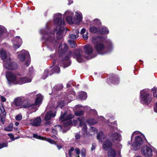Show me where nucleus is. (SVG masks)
I'll return each mask as SVG.
<instances>
[{
	"instance_id": "f257e3e1",
	"label": "nucleus",
	"mask_w": 157,
	"mask_h": 157,
	"mask_svg": "<svg viewBox=\"0 0 157 157\" xmlns=\"http://www.w3.org/2000/svg\"><path fill=\"white\" fill-rule=\"evenodd\" d=\"M40 32L43 35L42 41L45 42L47 48L51 51L54 50L58 45V42L54 33L51 32L48 24H47L45 29H41Z\"/></svg>"
},
{
	"instance_id": "f03ea898",
	"label": "nucleus",
	"mask_w": 157,
	"mask_h": 157,
	"mask_svg": "<svg viewBox=\"0 0 157 157\" xmlns=\"http://www.w3.org/2000/svg\"><path fill=\"white\" fill-rule=\"evenodd\" d=\"M104 39L102 36H94L92 39V42L98 53L104 55L110 52L113 49V46L111 41L108 40L106 42L108 44L107 48L104 44Z\"/></svg>"
},
{
	"instance_id": "7ed1b4c3",
	"label": "nucleus",
	"mask_w": 157,
	"mask_h": 157,
	"mask_svg": "<svg viewBox=\"0 0 157 157\" xmlns=\"http://www.w3.org/2000/svg\"><path fill=\"white\" fill-rule=\"evenodd\" d=\"M68 47L65 43L61 44L59 46V60L57 64L65 68L68 67L71 64L69 60L72 53L71 51H67Z\"/></svg>"
},
{
	"instance_id": "20e7f679",
	"label": "nucleus",
	"mask_w": 157,
	"mask_h": 157,
	"mask_svg": "<svg viewBox=\"0 0 157 157\" xmlns=\"http://www.w3.org/2000/svg\"><path fill=\"white\" fill-rule=\"evenodd\" d=\"M83 48L85 53L88 56H83L82 51L80 49L76 50L73 53V57L76 59L78 62H82L83 57L89 59L94 58L96 56L94 50L91 45L90 44L85 45L84 46Z\"/></svg>"
},
{
	"instance_id": "39448f33",
	"label": "nucleus",
	"mask_w": 157,
	"mask_h": 157,
	"mask_svg": "<svg viewBox=\"0 0 157 157\" xmlns=\"http://www.w3.org/2000/svg\"><path fill=\"white\" fill-rule=\"evenodd\" d=\"M62 14L60 13L54 14V22L56 26L54 29V32L58 31L56 33V36L58 40L61 39L63 36V34H66L68 29L64 28L65 23L63 19L62 18Z\"/></svg>"
},
{
	"instance_id": "423d86ee",
	"label": "nucleus",
	"mask_w": 157,
	"mask_h": 157,
	"mask_svg": "<svg viewBox=\"0 0 157 157\" xmlns=\"http://www.w3.org/2000/svg\"><path fill=\"white\" fill-rule=\"evenodd\" d=\"M43 99V97L40 94H38L36 95L34 104H33L26 99L21 97H17L15 98L13 102V104L16 106L19 107L21 108H29L32 105H40Z\"/></svg>"
},
{
	"instance_id": "0eeeda50",
	"label": "nucleus",
	"mask_w": 157,
	"mask_h": 157,
	"mask_svg": "<svg viewBox=\"0 0 157 157\" xmlns=\"http://www.w3.org/2000/svg\"><path fill=\"white\" fill-rule=\"evenodd\" d=\"M33 73V72H29V74L30 77L27 76L21 77H17L14 74L8 71L6 73V76L9 82H13L15 84H22L31 82Z\"/></svg>"
},
{
	"instance_id": "6e6552de",
	"label": "nucleus",
	"mask_w": 157,
	"mask_h": 157,
	"mask_svg": "<svg viewBox=\"0 0 157 157\" xmlns=\"http://www.w3.org/2000/svg\"><path fill=\"white\" fill-rule=\"evenodd\" d=\"M74 15L71 11L67 10L66 11L64 14V16L66 18L67 22L69 24H78L82 20V13L77 12H75V15L73 19L72 16Z\"/></svg>"
},
{
	"instance_id": "1a4fd4ad",
	"label": "nucleus",
	"mask_w": 157,
	"mask_h": 157,
	"mask_svg": "<svg viewBox=\"0 0 157 157\" xmlns=\"http://www.w3.org/2000/svg\"><path fill=\"white\" fill-rule=\"evenodd\" d=\"M141 102L144 104L148 105L152 100V95L149 93L148 89H145L140 91Z\"/></svg>"
},
{
	"instance_id": "9d476101",
	"label": "nucleus",
	"mask_w": 157,
	"mask_h": 157,
	"mask_svg": "<svg viewBox=\"0 0 157 157\" xmlns=\"http://www.w3.org/2000/svg\"><path fill=\"white\" fill-rule=\"evenodd\" d=\"M17 58L21 62L25 61V64L28 67L30 63V55L28 51L23 50L19 52Z\"/></svg>"
},
{
	"instance_id": "9b49d317",
	"label": "nucleus",
	"mask_w": 157,
	"mask_h": 157,
	"mask_svg": "<svg viewBox=\"0 0 157 157\" xmlns=\"http://www.w3.org/2000/svg\"><path fill=\"white\" fill-rule=\"evenodd\" d=\"M53 59V66L55 65V66L51 70V71L49 72V70L47 69H46L44 70L43 74L41 77L43 79H44L46 78L49 75H51L54 73H59L60 71V68L58 66H57V65H56V60L54 59Z\"/></svg>"
},
{
	"instance_id": "f8f14e48",
	"label": "nucleus",
	"mask_w": 157,
	"mask_h": 157,
	"mask_svg": "<svg viewBox=\"0 0 157 157\" xmlns=\"http://www.w3.org/2000/svg\"><path fill=\"white\" fill-rule=\"evenodd\" d=\"M67 112H65L59 118V120L61 121H66L64 123L66 124L65 126H67L71 125V119L73 118L74 116L73 115L69 114L66 116Z\"/></svg>"
},
{
	"instance_id": "ddd939ff",
	"label": "nucleus",
	"mask_w": 157,
	"mask_h": 157,
	"mask_svg": "<svg viewBox=\"0 0 157 157\" xmlns=\"http://www.w3.org/2000/svg\"><path fill=\"white\" fill-rule=\"evenodd\" d=\"M141 151L142 154L146 157H151L153 155L152 150L148 146H143L141 148Z\"/></svg>"
},
{
	"instance_id": "4468645a",
	"label": "nucleus",
	"mask_w": 157,
	"mask_h": 157,
	"mask_svg": "<svg viewBox=\"0 0 157 157\" xmlns=\"http://www.w3.org/2000/svg\"><path fill=\"white\" fill-rule=\"evenodd\" d=\"M77 119L79 122V125L81 126H83L82 128V132L84 136L89 135V133L87 132V126L85 124V119L83 117H78L77 118Z\"/></svg>"
},
{
	"instance_id": "2eb2a0df",
	"label": "nucleus",
	"mask_w": 157,
	"mask_h": 157,
	"mask_svg": "<svg viewBox=\"0 0 157 157\" xmlns=\"http://www.w3.org/2000/svg\"><path fill=\"white\" fill-rule=\"evenodd\" d=\"M143 143V141L141 137L137 136L135 138V141L132 145V146L134 150L136 151L140 148V145Z\"/></svg>"
},
{
	"instance_id": "dca6fc26",
	"label": "nucleus",
	"mask_w": 157,
	"mask_h": 157,
	"mask_svg": "<svg viewBox=\"0 0 157 157\" xmlns=\"http://www.w3.org/2000/svg\"><path fill=\"white\" fill-rule=\"evenodd\" d=\"M110 128L112 132L110 139L111 140L114 141H120L121 137V135L116 132H115V130H117V128L116 127L114 128L113 126H111Z\"/></svg>"
},
{
	"instance_id": "f3484780",
	"label": "nucleus",
	"mask_w": 157,
	"mask_h": 157,
	"mask_svg": "<svg viewBox=\"0 0 157 157\" xmlns=\"http://www.w3.org/2000/svg\"><path fill=\"white\" fill-rule=\"evenodd\" d=\"M3 65L6 69L10 70L16 69L17 67V64L14 62L11 61V59L4 63Z\"/></svg>"
},
{
	"instance_id": "a211bd4d",
	"label": "nucleus",
	"mask_w": 157,
	"mask_h": 157,
	"mask_svg": "<svg viewBox=\"0 0 157 157\" xmlns=\"http://www.w3.org/2000/svg\"><path fill=\"white\" fill-rule=\"evenodd\" d=\"M0 58L3 60L4 63L10 59L9 54L3 49L0 50Z\"/></svg>"
},
{
	"instance_id": "6ab92c4d",
	"label": "nucleus",
	"mask_w": 157,
	"mask_h": 157,
	"mask_svg": "<svg viewBox=\"0 0 157 157\" xmlns=\"http://www.w3.org/2000/svg\"><path fill=\"white\" fill-rule=\"evenodd\" d=\"M14 48L17 49L19 48L22 43L21 39L19 36L14 38L12 40Z\"/></svg>"
},
{
	"instance_id": "aec40b11",
	"label": "nucleus",
	"mask_w": 157,
	"mask_h": 157,
	"mask_svg": "<svg viewBox=\"0 0 157 157\" xmlns=\"http://www.w3.org/2000/svg\"><path fill=\"white\" fill-rule=\"evenodd\" d=\"M41 122V119L40 117H37L36 118L31 120L30 121V123L34 126H38L40 124Z\"/></svg>"
},
{
	"instance_id": "412c9836",
	"label": "nucleus",
	"mask_w": 157,
	"mask_h": 157,
	"mask_svg": "<svg viewBox=\"0 0 157 157\" xmlns=\"http://www.w3.org/2000/svg\"><path fill=\"white\" fill-rule=\"evenodd\" d=\"M6 28L2 25H0V38L3 39L6 37L5 35L7 34Z\"/></svg>"
},
{
	"instance_id": "4be33fe9",
	"label": "nucleus",
	"mask_w": 157,
	"mask_h": 157,
	"mask_svg": "<svg viewBox=\"0 0 157 157\" xmlns=\"http://www.w3.org/2000/svg\"><path fill=\"white\" fill-rule=\"evenodd\" d=\"M112 146V144L109 140H106L105 141L103 145V147L105 151L107 150L108 149L111 148Z\"/></svg>"
},
{
	"instance_id": "5701e85b",
	"label": "nucleus",
	"mask_w": 157,
	"mask_h": 157,
	"mask_svg": "<svg viewBox=\"0 0 157 157\" xmlns=\"http://www.w3.org/2000/svg\"><path fill=\"white\" fill-rule=\"evenodd\" d=\"M56 115V114L55 112L54 113H53L52 111H49L47 113L44 119L46 121H48L50 119L51 117H54Z\"/></svg>"
},
{
	"instance_id": "b1692460",
	"label": "nucleus",
	"mask_w": 157,
	"mask_h": 157,
	"mask_svg": "<svg viewBox=\"0 0 157 157\" xmlns=\"http://www.w3.org/2000/svg\"><path fill=\"white\" fill-rule=\"evenodd\" d=\"M109 33V30L107 27L102 26L101 28H99L98 34H108Z\"/></svg>"
},
{
	"instance_id": "393cba45",
	"label": "nucleus",
	"mask_w": 157,
	"mask_h": 157,
	"mask_svg": "<svg viewBox=\"0 0 157 157\" xmlns=\"http://www.w3.org/2000/svg\"><path fill=\"white\" fill-rule=\"evenodd\" d=\"M78 97L81 100H85L87 98V94L85 92L81 91L79 93Z\"/></svg>"
},
{
	"instance_id": "a878e982",
	"label": "nucleus",
	"mask_w": 157,
	"mask_h": 157,
	"mask_svg": "<svg viewBox=\"0 0 157 157\" xmlns=\"http://www.w3.org/2000/svg\"><path fill=\"white\" fill-rule=\"evenodd\" d=\"M62 129L61 126L57 125L55 126L52 129V132L54 134H56L58 131H59Z\"/></svg>"
},
{
	"instance_id": "bb28decb",
	"label": "nucleus",
	"mask_w": 157,
	"mask_h": 157,
	"mask_svg": "<svg viewBox=\"0 0 157 157\" xmlns=\"http://www.w3.org/2000/svg\"><path fill=\"white\" fill-rule=\"evenodd\" d=\"M116 155V151L113 149H110L108 152V157H115Z\"/></svg>"
},
{
	"instance_id": "cd10ccee",
	"label": "nucleus",
	"mask_w": 157,
	"mask_h": 157,
	"mask_svg": "<svg viewBox=\"0 0 157 157\" xmlns=\"http://www.w3.org/2000/svg\"><path fill=\"white\" fill-rule=\"evenodd\" d=\"M67 102H66L64 101H59L57 103L56 108L57 109L59 108L61 109Z\"/></svg>"
},
{
	"instance_id": "c85d7f7f",
	"label": "nucleus",
	"mask_w": 157,
	"mask_h": 157,
	"mask_svg": "<svg viewBox=\"0 0 157 157\" xmlns=\"http://www.w3.org/2000/svg\"><path fill=\"white\" fill-rule=\"evenodd\" d=\"M105 137V136L102 132H99L98 134L97 138L100 141H102Z\"/></svg>"
},
{
	"instance_id": "c756f323",
	"label": "nucleus",
	"mask_w": 157,
	"mask_h": 157,
	"mask_svg": "<svg viewBox=\"0 0 157 157\" xmlns=\"http://www.w3.org/2000/svg\"><path fill=\"white\" fill-rule=\"evenodd\" d=\"M75 92L73 90H72L71 93L67 96V98L68 99L71 101L74 98H75Z\"/></svg>"
},
{
	"instance_id": "7c9ffc66",
	"label": "nucleus",
	"mask_w": 157,
	"mask_h": 157,
	"mask_svg": "<svg viewBox=\"0 0 157 157\" xmlns=\"http://www.w3.org/2000/svg\"><path fill=\"white\" fill-rule=\"evenodd\" d=\"M90 32L93 33H97L98 34V31L99 30V28H98L94 26L91 27L90 28Z\"/></svg>"
},
{
	"instance_id": "2f4dec72",
	"label": "nucleus",
	"mask_w": 157,
	"mask_h": 157,
	"mask_svg": "<svg viewBox=\"0 0 157 157\" xmlns=\"http://www.w3.org/2000/svg\"><path fill=\"white\" fill-rule=\"evenodd\" d=\"M87 123L90 125H94L97 123V121L94 119L90 118L87 120Z\"/></svg>"
},
{
	"instance_id": "473e14b6",
	"label": "nucleus",
	"mask_w": 157,
	"mask_h": 157,
	"mask_svg": "<svg viewBox=\"0 0 157 157\" xmlns=\"http://www.w3.org/2000/svg\"><path fill=\"white\" fill-rule=\"evenodd\" d=\"M33 137L34 138L41 140H45V138L41 136H40L38 135L37 134H34L33 135Z\"/></svg>"
},
{
	"instance_id": "72a5a7b5",
	"label": "nucleus",
	"mask_w": 157,
	"mask_h": 157,
	"mask_svg": "<svg viewBox=\"0 0 157 157\" xmlns=\"http://www.w3.org/2000/svg\"><path fill=\"white\" fill-rule=\"evenodd\" d=\"M63 88V86L61 84H58L55 86L53 87V90H61Z\"/></svg>"
},
{
	"instance_id": "f704fd0d",
	"label": "nucleus",
	"mask_w": 157,
	"mask_h": 157,
	"mask_svg": "<svg viewBox=\"0 0 157 157\" xmlns=\"http://www.w3.org/2000/svg\"><path fill=\"white\" fill-rule=\"evenodd\" d=\"M93 24L97 26H99L101 24L100 21L98 19H95L93 21Z\"/></svg>"
},
{
	"instance_id": "c9c22d12",
	"label": "nucleus",
	"mask_w": 157,
	"mask_h": 157,
	"mask_svg": "<svg viewBox=\"0 0 157 157\" xmlns=\"http://www.w3.org/2000/svg\"><path fill=\"white\" fill-rule=\"evenodd\" d=\"M84 111L83 110L81 111H77L75 113V114L76 116H81L84 114Z\"/></svg>"
},
{
	"instance_id": "e433bc0d",
	"label": "nucleus",
	"mask_w": 157,
	"mask_h": 157,
	"mask_svg": "<svg viewBox=\"0 0 157 157\" xmlns=\"http://www.w3.org/2000/svg\"><path fill=\"white\" fill-rule=\"evenodd\" d=\"M70 44V46L72 48H75L77 46V44L74 41L71 40H70L69 41Z\"/></svg>"
},
{
	"instance_id": "4c0bfd02",
	"label": "nucleus",
	"mask_w": 157,
	"mask_h": 157,
	"mask_svg": "<svg viewBox=\"0 0 157 157\" xmlns=\"http://www.w3.org/2000/svg\"><path fill=\"white\" fill-rule=\"evenodd\" d=\"M13 126L12 124H10L7 127L5 128L4 129L6 131H10L12 130Z\"/></svg>"
},
{
	"instance_id": "58836bf2",
	"label": "nucleus",
	"mask_w": 157,
	"mask_h": 157,
	"mask_svg": "<svg viewBox=\"0 0 157 157\" xmlns=\"http://www.w3.org/2000/svg\"><path fill=\"white\" fill-rule=\"evenodd\" d=\"M70 36L71 40H73L76 39L78 36V35L74 34H70Z\"/></svg>"
},
{
	"instance_id": "ea45409f",
	"label": "nucleus",
	"mask_w": 157,
	"mask_h": 157,
	"mask_svg": "<svg viewBox=\"0 0 157 157\" xmlns=\"http://www.w3.org/2000/svg\"><path fill=\"white\" fill-rule=\"evenodd\" d=\"M152 91H153V95L155 97H157V88L154 87L151 89Z\"/></svg>"
},
{
	"instance_id": "a19ab883",
	"label": "nucleus",
	"mask_w": 157,
	"mask_h": 157,
	"mask_svg": "<svg viewBox=\"0 0 157 157\" xmlns=\"http://www.w3.org/2000/svg\"><path fill=\"white\" fill-rule=\"evenodd\" d=\"M8 146V144L7 142H3L0 144V149L4 147H7Z\"/></svg>"
},
{
	"instance_id": "79ce46f5",
	"label": "nucleus",
	"mask_w": 157,
	"mask_h": 157,
	"mask_svg": "<svg viewBox=\"0 0 157 157\" xmlns=\"http://www.w3.org/2000/svg\"><path fill=\"white\" fill-rule=\"evenodd\" d=\"M45 140H46L50 144H56V142L54 140H52L51 139L49 138H45Z\"/></svg>"
},
{
	"instance_id": "37998d69",
	"label": "nucleus",
	"mask_w": 157,
	"mask_h": 157,
	"mask_svg": "<svg viewBox=\"0 0 157 157\" xmlns=\"http://www.w3.org/2000/svg\"><path fill=\"white\" fill-rule=\"evenodd\" d=\"M88 33L87 32H86V33L82 35V36L83 38L85 40H87L88 38Z\"/></svg>"
},
{
	"instance_id": "c03bdc74",
	"label": "nucleus",
	"mask_w": 157,
	"mask_h": 157,
	"mask_svg": "<svg viewBox=\"0 0 157 157\" xmlns=\"http://www.w3.org/2000/svg\"><path fill=\"white\" fill-rule=\"evenodd\" d=\"M86 151L85 149H82L81 151V155L83 156H85L86 155Z\"/></svg>"
},
{
	"instance_id": "a18cd8bd",
	"label": "nucleus",
	"mask_w": 157,
	"mask_h": 157,
	"mask_svg": "<svg viewBox=\"0 0 157 157\" xmlns=\"http://www.w3.org/2000/svg\"><path fill=\"white\" fill-rule=\"evenodd\" d=\"M90 130L91 132H93L94 133L97 132L96 129L94 127H90Z\"/></svg>"
},
{
	"instance_id": "49530a36",
	"label": "nucleus",
	"mask_w": 157,
	"mask_h": 157,
	"mask_svg": "<svg viewBox=\"0 0 157 157\" xmlns=\"http://www.w3.org/2000/svg\"><path fill=\"white\" fill-rule=\"evenodd\" d=\"M8 136L10 137V138L12 140H14L15 139H17L18 138H19V137H17L16 138H14V136L12 134H8Z\"/></svg>"
},
{
	"instance_id": "de8ad7c7",
	"label": "nucleus",
	"mask_w": 157,
	"mask_h": 157,
	"mask_svg": "<svg viewBox=\"0 0 157 157\" xmlns=\"http://www.w3.org/2000/svg\"><path fill=\"white\" fill-rule=\"evenodd\" d=\"M81 137V136L79 133H76L75 134V137L76 140L79 139Z\"/></svg>"
},
{
	"instance_id": "09e8293b",
	"label": "nucleus",
	"mask_w": 157,
	"mask_h": 157,
	"mask_svg": "<svg viewBox=\"0 0 157 157\" xmlns=\"http://www.w3.org/2000/svg\"><path fill=\"white\" fill-rule=\"evenodd\" d=\"M17 121H19L22 119V116L20 114H18L15 117Z\"/></svg>"
},
{
	"instance_id": "8fccbe9b",
	"label": "nucleus",
	"mask_w": 157,
	"mask_h": 157,
	"mask_svg": "<svg viewBox=\"0 0 157 157\" xmlns=\"http://www.w3.org/2000/svg\"><path fill=\"white\" fill-rule=\"evenodd\" d=\"M85 29L83 28L81 30L80 34L82 35L85 33H86Z\"/></svg>"
},
{
	"instance_id": "3c124183",
	"label": "nucleus",
	"mask_w": 157,
	"mask_h": 157,
	"mask_svg": "<svg viewBox=\"0 0 157 157\" xmlns=\"http://www.w3.org/2000/svg\"><path fill=\"white\" fill-rule=\"evenodd\" d=\"M96 147V144L95 143H93L92 145V147L91 148V150L92 151H93V150H94L95 149Z\"/></svg>"
},
{
	"instance_id": "603ef678",
	"label": "nucleus",
	"mask_w": 157,
	"mask_h": 157,
	"mask_svg": "<svg viewBox=\"0 0 157 157\" xmlns=\"http://www.w3.org/2000/svg\"><path fill=\"white\" fill-rule=\"evenodd\" d=\"M140 133V132L138 131H135L134 132H133L132 135V137H131V139H132V137L136 135L137 134H139Z\"/></svg>"
},
{
	"instance_id": "864d4df0",
	"label": "nucleus",
	"mask_w": 157,
	"mask_h": 157,
	"mask_svg": "<svg viewBox=\"0 0 157 157\" xmlns=\"http://www.w3.org/2000/svg\"><path fill=\"white\" fill-rule=\"evenodd\" d=\"M154 111L155 112L157 113V102L154 107Z\"/></svg>"
},
{
	"instance_id": "5fc2aeb1",
	"label": "nucleus",
	"mask_w": 157,
	"mask_h": 157,
	"mask_svg": "<svg viewBox=\"0 0 157 157\" xmlns=\"http://www.w3.org/2000/svg\"><path fill=\"white\" fill-rule=\"evenodd\" d=\"M75 151L77 155H78L80 154V150L79 148L78 147L76 148L75 149Z\"/></svg>"
},
{
	"instance_id": "6e6d98bb",
	"label": "nucleus",
	"mask_w": 157,
	"mask_h": 157,
	"mask_svg": "<svg viewBox=\"0 0 157 157\" xmlns=\"http://www.w3.org/2000/svg\"><path fill=\"white\" fill-rule=\"evenodd\" d=\"M82 106L80 105H76L74 108V109H80L81 107H82Z\"/></svg>"
},
{
	"instance_id": "4d7b16f0",
	"label": "nucleus",
	"mask_w": 157,
	"mask_h": 157,
	"mask_svg": "<svg viewBox=\"0 0 157 157\" xmlns=\"http://www.w3.org/2000/svg\"><path fill=\"white\" fill-rule=\"evenodd\" d=\"M1 100L2 101V102H5L6 100V98L5 97L3 96L1 97Z\"/></svg>"
},
{
	"instance_id": "13d9d810",
	"label": "nucleus",
	"mask_w": 157,
	"mask_h": 157,
	"mask_svg": "<svg viewBox=\"0 0 157 157\" xmlns=\"http://www.w3.org/2000/svg\"><path fill=\"white\" fill-rule=\"evenodd\" d=\"M73 32L74 33V32L75 33L76 35H78V34L79 33V31L78 29L73 30Z\"/></svg>"
},
{
	"instance_id": "bf43d9fd",
	"label": "nucleus",
	"mask_w": 157,
	"mask_h": 157,
	"mask_svg": "<svg viewBox=\"0 0 157 157\" xmlns=\"http://www.w3.org/2000/svg\"><path fill=\"white\" fill-rule=\"evenodd\" d=\"M98 120H101L102 121H104V119H105V118L104 117H100L98 119Z\"/></svg>"
},
{
	"instance_id": "052dcab7",
	"label": "nucleus",
	"mask_w": 157,
	"mask_h": 157,
	"mask_svg": "<svg viewBox=\"0 0 157 157\" xmlns=\"http://www.w3.org/2000/svg\"><path fill=\"white\" fill-rule=\"evenodd\" d=\"M56 146L58 147L59 150H60L62 147V146L60 145H57Z\"/></svg>"
},
{
	"instance_id": "680f3d73",
	"label": "nucleus",
	"mask_w": 157,
	"mask_h": 157,
	"mask_svg": "<svg viewBox=\"0 0 157 157\" xmlns=\"http://www.w3.org/2000/svg\"><path fill=\"white\" fill-rule=\"evenodd\" d=\"M50 57L52 58H54L56 57V55L55 54H52L50 55Z\"/></svg>"
},
{
	"instance_id": "e2e57ef3",
	"label": "nucleus",
	"mask_w": 157,
	"mask_h": 157,
	"mask_svg": "<svg viewBox=\"0 0 157 157\" xmlns=\"http://www.w3.org/2000/svg\"><path fill=\"white\" fill-rule=\"evenodd\" d=\"M71 86V83L70 82H68L67 84V88Z\"/></svg>"
},
{
	"instance_id": "0e129e2a",
	"label": "nucleus",
	"mask_w": 157,
	"mask_h": 157,
	"mask_svg": "<svg viewBox=\"0 0 157 157\" xmlns=\"http://www.w3.org/2000/svg\"><path fill=\"white\" fill-rule=\"evenodd\" d=\"M68 1L69 2L68 3V5H70L71 3H73V0H68Z\"/></svg>"
},
{
	"instance_id": "69168bd1",
	"label": "nucleus",
	"mask_w": 157,
	"mask_h": 157,
	"mask_svg": "<svg viewBox=\"0 0 157 157\" xmlns=\"http://www.w3.org/2000/svg\"><path fill=\"white\" fill-rule=\"evenodd\" d=\"M52 137L53 138H54V139H58V138L55 135H52Z\"/></svg>"
},
{
	"instance_id": "338daca9",
	"label": "nucleus",
	"mask_w": 157,
	"mask_h": 157,
	"mask_svg": "<svg viewBox=\"0 0 157 157\" xmlns=\"http://www.w3.org/2000/svg\"><path fill=\"white\" fill-rule=\"evenodd\" d=\"M74 150V148L73 147H72L71 148V149L69 150V151L72 152Z\"/></svg>"
},
{
	"instance_id": "774afa93",
	"label": "nucleus",
	"mask_w": 157,
	"mask_h": 157,
	"mask_svg": "<svg viewBox=\"0 0 157 157\" xmlns=\"http://www.w3.org/2000/svg\"><path fill=\"white\" fill-rule=\"evenodd\" d=\"M73 123L75 124H76L78 123V121L77 120H74L73 121Z\"/></svg>"
}]
</instances>
